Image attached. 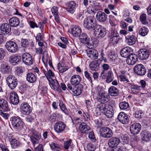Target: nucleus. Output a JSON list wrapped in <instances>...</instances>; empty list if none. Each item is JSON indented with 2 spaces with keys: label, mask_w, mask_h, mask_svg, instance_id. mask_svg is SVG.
<instances>
[{
  "label": "nucleus",
  "mask_w": 151,
  "mask_h": 151,
  "mask_svg": "<svg viewBox=\"0 0 151 151\" xmlns=\"http://www.w3.org/2000/svg\"><path fill=\"white\" fill-rule=\"evenodd\" d=\"M10 121L13 128L16 131L19 130L22 127L23 122L18 116H12L10 118Z\"/></svg>",
  "instance_id": "nucleus-1"
},
{
  "label": "nucleus",
  "mask_w": 151,
  "mask_h": 151,
  "mask_svg": "<svg viewBox=\"0 0 151 151\" xmlns=\"http://www.w3.org/2000/svg\"><path fill=\"white\" fill-rule=\"evenodd\" d=\"M83 26L87 29L96 28L97 25L96 21L94 19L86 17L85 18L83 22Z\"/></svg>",
  "instance_id": "nucleus-2"
},
{
  "label": "nucleus",
  "mask_w": 151,
  "mask_h": 151,
  "mask_svg": "<svg viewBox=\"0 0 151 151\" xmlns=\"http://www.w3.org/2000/svg\"><path fill=\"white\" fill-rule=\"evenodd\" d=\"M102 89L101 87H98L97 89V92L98 95L97 97L98 101L101 103H104L109 99V96L106 93L102 92Z\"/></svg>",
  "instance_id": "nucleus-3"
},
{
  "label": "nucleus",
  "mask_w": 151,
  "mask_h": 151,
  "mask_svg": "<svg viewBox=\"0 0 151 151\" xmlns=\"http://www.w3.org/2000/svg\"><path fill=\"white\" fill-rule=\"evenodd\" d=\"M6 82L9 87L11 89H14L17 86V79L13 75L9 76L6 78Z\"/></svg>",
  "instance_id": "nucleus-4"
},
{
  "label": "nucleus",
  "mask_w": 151,
  "mask_h": 151,
  "mask_svg": "<svg viewBox=\"0 0 151 151\" xmlns=\"http://www.w3.org/2000/svg\"><path fill=\"white\" fill-rule=\"evenodd\" d=\"M100 133L102 137L108 138L113 135L112 131L110 128L107 127H102L100 130Z\"/></svg>",
  "instance_id": "nucleus-5"
},
{
  "label": "nucleus",
  "mask_w": 151,
  "mask_h": 151,
  "mask_svg": "<svg viewBox=\"0 0 151 151\" xmlns=\"http://www.w3.org/2000/svg\"><path fill=\"white\" fill-rule=\"evenodd\" d=\"M22 58L23 62L25 65L30 66L33 64L34 60L29 53H24L22 55Z\"/></svg>",
  "instance_id": "nucleus-6"
},
{
  "label": "nucleus",
  "mask_w": 151,
  "mask_h": 151,
  "mask_svg": "<svg viewBox=\"0 0 151 151\" xmlns=\"http://www.w3.org/2000/svg\"><path fill=\"white\" fill-rule=\"evenodd\" d=\"M94 29V34L98 38H102L105 36L106 32V29L101 26H97Z\"/></svg>",
  "instance_id": "nucleus-7"
},
{
  "label": "nucleus",
  "mask_w": 151,
  "mask_h": 151,
  "mask_svg": "<svg viewBox=\"0 0 151 151\" xmlns=\"http://www.w3.org/2000/svg\"><path fill=\"white\" fill-rule=\"evenodd\" d=\"M5 46L7 50L12 53L16 52L18 49V46L16 43L12 41L7 42Z\"/></svg>",
  "instance_id": "nucleus-8"
},
{
  "label": "nucleus",
  "mask_w": 151,
  "mask_h": 151,
  "mask_svg": "<svg viewBox=\"0 0 151 151\" xmlns=\"http://www.w3.org/2000/svg\"><path fill=\"white\" fill-rule=\"evenodd\" d=\"M134 72L139 76H143L146 72V69L144 65L142 64H139L135 65L134 68Z\"/></svg>",
  "instance_id": "nucleus-9"
},
{
  "label": "nucleus",
  "mask_w": 151,
  "mask_h": 151,
  "mask_svg": "<svg viewBox=\"0 0 151 151\" xmlns=\"http://www.w3.org/2000/svg\"><path fill=\"white\" fill-rule=\"evenodd\" d=\"M138 58L141 60H144L149 56V51L146 49H140L138 51Z\"/></svg>",
  "instance_id": "nucleus-10"
},
{
  "label": "nucleus",
  "mask_w": 151,
  "mask_h": 151,
  "mask_svg": "<svg viewBox=\"0 0 151 151\" xmlns=\"http://www.w3.org/2000/svg\"><path fill=\"white\" fill-rule=\"evenodd\" d=\"M119 39V36L116 31H111L110 35L109 37L110 42L113 45L116 44Z\"/></svg>",
  "instance_id": "nucleus-11"
},
{
  "label": "nucleus",
  "mask_w": 151,
  "mask_h": 151,
  "mask_svg": "<svg viewBox=\"0 0 151 151\" xmlns=\"http://www.w3.org/2000/svg\"><path fill=\"white\" fill-rule=\"evenodd\" d=\"M66 124L62 122L59 121L55 124L54 128L56 132L60 133L62 132L65 129Z\"/></svg>",
  "instance_id": "nucleus-12"
},
{
  "label": "nucleus",
  "mask_w": 151,
  "mask_h": 151,
  "mask_svg": "<svg viewBox=\"0 0 151 151\" xmlns=\"http://www.w3.org/2000/svg\"><path fill=\"white\" fill-rule=\"evenodd\" d=\"M141 126L138 123H135L131 125L130 130L131 133L134 135L137 134L140 131Z\"/></svg>",
  "instance_id": "nucleus-13"
},
{
  "label": "nucleus",
  "mask_w": 151,
  "mask_h": 151,
  "mask_svg": "<svg viewBox=\"0 0 151 151\" xmlns=\"http://www.w3.org/2000/svg\"><path fill=\"white\" fill-rule=\"evenodd\" d=\"M9 61L12 65H16L21 61V57L16 54L13 55L9 57Z\"/></svg>",
  "instance_id": "nucleus-14"
},
{
  "label": "nucleus",
  "mask_w": 151,
  "mask_h": 151,
  "mask_svg": "<svg viewBox=\"0 0 151 151\" xmlns=\"http://www.w3.org/2000/svg\"><path fill=\"white\" fill-rule=\"evenodd\" d=\"M118 119L121 123L123 124H127L129 121L128 115L123 112H121L119 114L118 116Z\"/></svg>",
  "instance_id": "nucleus-15"
},
{
  "label": "nucleus",
  "mask_w": 151,
  "mask_h": 151,
  "mask_svg": "<svg viewBox=\"0 0 151 151\" xmlns=\"http://www.w3.org/2000/svg\"><path fill=\"white\" fill-rule=\"evenodd\" d=\"M20 109L22 113L26 115L29 114L31 111L30 106L27 103H22L20 106Z\"/></svg>",
  "instance_id": "nucleus-16"
},
{
  "label": "nucleus",
  "mask_w": 151,
  "mask_h": 151,
  "mask_svg": "<svg viewBox=\"0 0 151 151\" xmlns=\"http://www.w3.org/2000/svg\"><path fill=\"white\" fill-rule=\"evenodd\" d=\"M132 49L129 47L123 48L120 51L121 56L123 58H127L132 53Z\"/></svg>",
  "instance_id": "nucleus-17"
},
{
  "label": "nucleus",
  "mask_w": 151,
  "mask_h": 151,
  "mask_svg": "<svg viewBox=\"0 0 151 151\" xmlns=\"http://www.w3.org/2000/svg\"><path fill=\"white\" fill-rule=\"evenodd\" d=\"M9 99L11 103L14 105L17 104L19 102L18 94L14 91H12L10 93Z\"/></svg>",
  "instance_id": "nucleus-18"
},
{
  "label": "nucleus",
  "mask_w": 151,
  "mask_h": 151,
  "mask_svg": "<svg viewBox=\"0 0 151 151\" xmlns=\"http://www.w3.org/2000/svg\"><path fill=\"white\" fill-rule=\"evenodd\" d=\"M115 73L116 74L118 78H119V80L121 81H126L127 82H129V80L127 78L126 76V71L123 70H121L118 72L115 71Z\"/></svg>",
  "instance_id": "nucleus-19"
},
{
  "label": "nucleus",
  "mask_w": 151,
  "mask_h": 151,
  "mask_svg": "<svg viewBox=\"0 0 151 151\" xmlns=\"http://www.w3.org/2000/svg\"><path fill=\"white\" fill-rule=\"evenodd\" d=\"M110 104L104 103H100L98 104L96 108V110L97 111H99L102 113H105Z\"/></svg>",
  "instance_id": "nucleus-20"
},
{
  "label": "nucleus",
  "mask_w": 151,
  "mask_h": 151,
  "mask_svg": "<svg viewBox=\"0 0 151 151\" xmlns=\"http://www.w3.org/2000/svg\"><path fill=\"white\" fill-rule=\"evenodd\" d=\"M11 70L10 66L6 63L1 64V65L0 71L4 74H9Z\"/></svg>",
  "instance_id": "nucleus-21"
},
{
  "label": "nucleus",
  "mask_w": 151,
  "mask_h": 151,
  "mask_svg": "<svg viewBox=\"0 0 151 151\" xmlns=\"http://www.w3.org/2000/svg\"><path fill=\"white\" fill-rule=\"evenodd\" d=\"M138 57L137 55L134 53H131L127 58L126 60L127 63L129 65H132L135 64L137 60Z\"/></svg>",
  "instance_id": "nucleus-22"
},
{
  "label": "nucleus",
  "mask_w": 151,
  "mask_h": 151,
  "mask_svg": "<svg viewBox=\"0 0 151 151\" xmlns=\"http://www.w3.org/2000/svg\"><path fill=\"white\" fill-rule=\"evenodd\" d=\"M76 6V3L73 1H71L68 3L66 10L69 12L73 14L75 12Z\"/></svg>",
  "instance_id": "nucleus-23"
},
{
  "label": "nucleus",
  "mask_w": 151,
  "mask_h": 151,
  "mask_svg": "<svg viewBox=\"0 0 151 151\" xmlns=\"http://www.w3.org/2000/svg\"><path fill=\"white\" fill-rule=\"evenodd\" d=\"M79 128L81 133L88 134L91 131V128L84 122L81 123L79 126Z\"/></svg>",
  "instance_id": "nucleus-24"
},
{
  "label": "nucleus",
  "mask_w": 151,
  "mask_h": 151,
  "mask_svg": "<svg viewBox=\"0 0 151 151\" xmlns=\"http://www.w3.org/2000/svg\"><path fill=\"white\" fill-rule=\"evenodd\" d=\"M0 109L4 111L9 110L8 103L6 100L3 99H0Z\"/></svg>",
  "instance_id": "nucleus-25"
},
{
  "label": "nucleus",
  "mask_w": 151,
  "mask_h": 151,
  "mask_svg": "<svg viewBox=\"0 0 151 151\" xmlns=\"http://www.w3.org/2000/svg\"><path fill=\"white\" fill-rule=\"evenodd\" d=\"M1 32L4 35L7 34L11 31L10 26L7 23H5L2 24L0 27Z\"/></svg>",
  "instance_id": "nucleus-26"
},
{
  "label": "nucleus",
  "mask_w": 151,
  "mask_h": 151,
  "mask_svg": "<svg viewBox=\"0 0 151 151\" xmlns=\"http://www.w3.org/2000/svg\"><path fill=\"white\" fill-rule=\"evenodd\" d=\"M81 81V76L78 75H75L71 78L70 82L71 84L74 86L79 84Z\"/></svg>",
  "instance_id": "nucleus-27"
},
{
  "label": "nucleus",
  "mask_w": 151,
  "mask_h": 151,
  "mask_svg": "<svg viewBox=\"0 0 151 151\" xmlns=\"http://www.w3.org/2000/svg\"><path fill=\"white\" fill-rule=\"evenodd\" d=\"M137 38L134 35L128 36L125 37V41L129 45H134L136 42Z\"/></svg>",
  "instance_id": "nucleus-28"
},
{
  "label": "nucleus",
  "mask_w": 151,
  "mask_h": 151,
  "mask_svg": "<svg viewBox=\"0 0 151 151\" xmlns=\"http://www.w3.org/2000/svg\"><path fill=\"white\" fill-rule=\"evenodd\" d=\"M96 17L98 20L102 22H104L107 19V15L105 13L101 11L97 13Z\"/></svg>",
  "instance_id": "nucleus-29"
},
{
  "label": "nucleus",
  "mask_w": 151,
  "mask_h": 151,
  "mask_svg": "<svg viewBox=\"0 0 151 151\" xmlns=\"http://www.w3.org/2000/svg\"><path fill=\"white\" fill-rule=\"evenodd\" d=\"M120 139L118 138L113 137L109 139L108 145L110 147H114L118 145Z\"/></svg>",
  "instance_id": "nucleus-30"
},
{
  "label": "nucleus",
  "mask_w": 151,
  "mask_h": 151,
  "mask_svg": "<svg viewBox=\"0 0 151 151\" xmlns=\"http://www.w3.org/2000/svg\"><path fill=\"white\" fill-rule=\"evenodd\" d=\"M87 54L88 57L92 59H96L98 58V52L95 49L89 50L87 51Z\"/></svg>",
  "instance_id": "nucleus-31"
},
{
  "label": "nucleus",
  "mask_w": 151,
  "mask_h": 151,
  "mask_svg": "<svg viewBox=\"0 0 151 151\" xmlns=\"http://www.w3.org/2000/svg\"><path fill=\"white\" fill-rule=\"evenodd\" d=\"M71 32L73 36L77 37L79 36L81 32V28L78 26L73 25L71 27Z\"/></svg>",
  "instance_id": "nucleus-32"
},
{
  "label": "nucleus",
  "mask_w": 151,
  "mask_h": 151,
  "mask_svg": "<svg viewBox=\"0 0 151 151\" xmlns=\"http://www.w3.org/2000/svg\"><path fill=\"white\" fill-rule=\"evenodd\" d=\"M9 22L10 26L15 27L19 25L20 21L18 17H14L10 19Z\"/></svg>",
  "instance_id": "nucleus-33"
},
{
  "label": "nucleus",
  "mask_w": 151,
  "mask_h": 151,
  "mask_svg": "<svg viewBox=\"0 0 151 151\" xmlns=\"http://www.w3.org/2000/svg\"><path fill=\"white\" fill-rule=\"evenodd\" d=\"M58 8L57 6H53L51 9V11L55 17V19L57 23L60 22V19L58 12Z\"/></svg>",
  "instance_id": "nucleus-34"
},
{
  "label": "nucleus",
  "mask_w": 151,
  "mask_h": 151,
  "mask_svg": "<svg viewBox=\"0 0 151 151\" xmlns=\"http://www.w3.org/2000/svg\"><path fill=\"white\" fill-rule=\"evenodd\" d=\"M26 79L28 82L33 83L35 82L37 78L34 74L32 73L29 72L27 75Z\"/></svg>",
  "instance_id": "nucleus-35"
},
{
  "label": "nucleus",
  "mask_w": 151,
  "mask_h": 151,
  "mask_svg": "<svg viewBox=\"0 0 151 151\" xmlns=\"http://www.w3.org/2000/svg\"><path fill=\"white\" fill-rule=\"evenodd\" d=\"M108 92L111 96H117L119 94V90L114 86H111L109 89Z\"/></svg>",
  "instance_id": "nucleus-36"
},
{
  "label": "nucleus",
  "mask_w": 151,
  "mask_h": 151,
  "mask_svg": "<svg viewBox=\"0 0 151 151\" xmlns=\"http://www.w3.org/2000/svg\"><path fill=\"white\" fill-rule=\"evenodd\" d=\"M141 135L143 140L148 141L151 139V134L148 131H145L142 132Z\"/></svg>",
  "instance_id": "nucleus-37"
},
{
  "label": "nucleus",
  "mask_w": 151,
  "mask_h": 151,
  "mask_svg": "<svg viewBox=\"0 0 151 151\" xmlns=\"http://www.w3.org/2000/svg\"><path fill=\"white\" fill-rule=\"evenodd\" d=\"M50 85L52 89L58 91H60L59 85L56 80H54L51 82H50Z\"/></svg>",
  "instance_id": "nucleus-38"
},
{
  "label": "nucleus",
  "mask_w": 151,
  "mask_h": 151,
  "mask_svg": "<svg viewBox=\"0 0 151 151\" xmlns=\"http://www.w3.org/2000/svg\"><path fill=\"white\" fill-rule=\"evenodd\" d=\"M130 88L132 93L134 94L139 93L141 89V86L137 84L131 85Z\"/></svg>",
  "instance_id": "nucleus-39"
},
{
  "label": "nucleus",
  "mask_w": 151,
  "mask_h": 151,
  "mask_svg": "<svg viewBox=\"0 0 151 151\" xmlns=\"http://www.w3.org/2000/svg\"><path fill=\"white\" fill-rule=\"evenodd\" d=\"M79 39L82 43L89 44V39L87 35L85 33H82L79 36Z\"/></svg>",
  "instance_id": "nucleus-40"
},
{
  "label": "nucleus",
  "mask_w": 151,
  "mask_h": 151,
  "mask_svg": "<svg viewBox=\"0 0 151 151\" xmlns=\"http://www.w3.org/2000/svg\"><path fill=\"white\" fill-rule=\"evenodd\" d=\"M113 106L111 105H110L108 107V109L106 110V112L104 113L105 115L107 117L111 118L113 117L114 115V111L113 110Z\"/></svg>",
  "instance_id": "nucleus-41"
},
{
  "label": "nucleus",
  "mask_w": 151,
  "mask_h": 151,
  "mask_svg": "<svg viewBox=\"0 0 151 151\" xmlns=\"http://www.w3.org/2000/svg\"><path fill=\"white\" fill-rule=\"evenodd\" d=\"M50 146L53 151H60L61 150L60 145L58 143H52L50 144Z\"/></svg>",
  "instance_id": "nucleus-42"
},
{
  "label": "nucleus",
  "mask_w": 151,
  "mask_h": 151,
  "mask_svg": "<svg viewBox=\"0 0 151 151\" xmlns=\"http://www.w3.org/2000/svg\"><path fill=\"white\" fill-rule=\"evenodd\" d=\"M12 148L15 149L18 147L20 145V143L16 139H12L10 141Z\"/></svg>",
  "instance_id": "nucleus-43"
},
{
  "label": "nucleus",
  "mask_w": 151,
  "mask_h": 151,
  "mask_svg": "<svg viewBox=\"0 0 151 151\" xmlns=\"http://www.w3.org/2000/svg\"><path fill=\"white\" fill-rule=\"evenodd\" d=\"M89 67L91 70L96 71L99 69V65L96 61H93L90 64Z\"/></svg>",
  "instance_id": "nucleus-44"
},
{
  "label": "nucleus",
  "mask_w": 151,
  "mask_h": 151,
  "mask_svg": "<svg viewBox=\"0 0 151 151\" xmlns=\"http://www.w3.org/2000/svg\"><path fill=\"white\" fill-rule=\"evenodd\" d=\"M149 30L148 29L145 27H142L139 29V33L140 35L144 36L146 35Z\"/></svg>",
  "instance_id": "nucleus-45"
},
{
  "label": "nucleus",
  "mask_w": 151,
  "mask_h": 151,
  "mask_svg": "<svg viewBox=\"0 0 151 151\" xmlns=\"http://www.w3.org/2000/svg\"><path fill=\"white\" fill-rule=\"evenodd\" d=\"M59 106L63 111L66 114H68V111L62 101L59 100Z\"/></svg>",
  "instance_id": "nucleus-46"
},
{
  "label": "nucleus",
  "mask_w": 151,
  "mask_h": 151,
  "mask_svg": "<svg viewBox=\"0 0 151 151\" xmlns=\"http://www.w3.org/2000/svg\"><path fill=\"white\" fill-rule=\"evenodd\" d=\"M82 91V89L81 88L75 87L73 88L72 92L73 95L78 96L81 93Z\"/></svg>",
  "instance_id": "nucleus-47"
},
{
  "label": "nucleus",
  "mask_w": 151,
  "mask_h": 151,
  "mask_svg": "<svg viewBox=\"0 0 151 151\" xmlns=\"http://www.w3.org/2000/svg\"><path fill=\"white\" fill-rule=\"evenodd\" d=\"M109 22L110 24L113 26L116 25L117 23L116 19L114 16L112 15L109 16Z\"/></svg>",
  "instance_id": "nucleus-48"
},
{
  "label": "nucleus",
  "mask_w": 151,
  "mask_h": 151,
  "mask_svg": "<svg viewBox=\"0 0 151 151\" xmlns=\"http://www.w3.org/2000/svg\"><path fill=\"white\" fill-rule=\"evenodd\" d=\"M114 79V75L112 71H109L106 81L107 83H109L112 81Z\"/></svg>",
  "instance_id": "nucleus-49"
},
{
  "label": "nucleus",
  "mask_w": 151,
  "mask_h": 151,
  "mask_svg": "<svg viewBox=\"0 0 151 151\" xmlns=\"http://www.w3.org/2000/svg\"><path fill=\"white\" fill-rule=\"evenodd\" d=\"M146 15L145 14H142L140 16L139 19L141 23L144 24H147L148 22L146 19Z\"/></svg>",
  "instance_id": "nucleus-50"
},
{
  "label": "nucleus",
  "mask_w": 151,
  "mask_h": 151,
  "mask_svg": "<svg viewBox=\"0 0 151 151\" xmlns=\"http://www.w3.org/2000/svg\"><path fill=\"white\" fill-rule=\"evenodd\" d=\"M6 52L4 48L0 46V60H2L5 56Z\"/></svg>",
  "instance_id": "nucleus-51"
},
{
  "label": "nucleus",
  "mask_w": 151,
  "mask_h": 151,
  "mask_svg": "<svg viewBox=\"0 0 151 151\" xmlns=\"http://www.w3.org/2000/svg\"><path fill=\"white\" fill-rule=\"evenodd\" d=\"M72 142V140L70 139L65 141L63 144L64 148L65 150H68L71 145Z\"/></svg>",
  "instance_id": "nucleus-52"
},
{
  "label": "nucleus",
  "mask_w": 151,
  "mask_h": 151,
  "mask_svg": "<svg viewBox=\"0 0 151 151\" xmlns=\"http://www.w3.org/2000/svg\"><path fill=\"white\" fill-rule=\"evenodd\" d=\"M54 74L51 70H49L48 72H47V73H46L45 75V76L49 81L50 79H52V77H54Z\"/></svg>",
  "instance_id": "nucleus-53"
},
{
  "label": "nucleus",
  "mask_w": 151,
  "mask_h": 151,
  "mask_svg": "<svg viewBox=\"0 0 151 151\" xmlns=\"http://www.w3.org/2000/svg\"><path fill=\"white\" fill-rule=\"evenodd\" d=\"M119 106L121 109H125L129 107V104L128 103L125 101L123 102L119 103Z\"/></svg>",
  "instance_id": "nucleus-54"
},
{
  "label": "nucleus",
  "mask_w": 151,
  "mask_h": 151,
  "mask_svg": "<svg viewBox=\"0 0 151 151\" xmlns=\"http://www.w3.org/2000/svg\"><path fill=\"white\" fill-rule=\"evenodd\" d=\"M83 119L85 122L88 121L90 120V115L87 112H84L83 111V115L82 116Z\"/></svg>",
  "instance_id": "nucleus-55"
},
{
  "label": "nucleus",
  "mask_w": 151,
  "mask_h": 151,
  "mask_svg": "<svg viewBox=\"0 0 151 151\" xmlns=\"http://www.w3.org/2000/svg\"><path fill=\"white\" fill-rule=\"evenodd\" d=\"M84 76L85 78L87 79L91 84H92V81L91 77V74L88 71H85L84 72Z\"/></svg>",
  "instance_id": "nucleus-56"
},
{
  "label": "nucleus",
  "mask_w": 151,
  "mask_h": 151,
  "mask_svg": "<svg viewBox=\"0 0 151 151\" xmlns=\"http://www.w3.org/2000/svg\"><path fill=\"white\" fill-rule=\"evenodd\" d=\"M21 45L23 47H27L29 46V44L28 41L27 39H23L22 40Z\"/></svg>",
  "instance_id": "nucleus-57"
},
{
  "label": "nucleus",
  "mask_w": 151,
  "mask_h": 151,
  "mask_svg": "<svg viewBox=\"0 0 151 151\" xmlns=\"http://www.w3.org/2000/svg\"><path fill=\"white\" fill-rule=\"evenodd\" d=\"M108 57L109 59L111 61L114 62L116 60V55L112 53V52L109 54L108 55Z\"/></svg>",
  "instance_id": "nucleus-58"
},
{
  "label": "nucleus",
  "mask_w": 151,
  "mask_h": 151,
  "mask_svg": "<svg viewBox=\"0 0 151 151\" xmlns=\"http://www.w3.org/2000/svg\"><path fill=\"white\" fill-rule=\"evenodd\" d=\"M87 11L90 14H93L95 13L94 9L92 6H89L87 8Z\"/></svg>",
  "instance_id": "nucleus-59"
},
{
  "label": "nucleus",
  "mask_w": 151,
  "mask_h": 151,
  "mask_svg": "<svg viewBox=\"0 0 151 151\" xmlns=\"http://www.w3.org/2000/svg\"><path fill=\"white\" fill-rule=\"evenodd\" d=\"M34 137L38 139H40L41 138V134L38 132L34 131L33 132Z\"/></svg>",
  "instance_id": "nucleus-60"
},
{
  "label": "nucleus",
  "mask_w": 151,
  "mask_h": 151,
  "mask_svg": "<svg viewBox=\"0 0 151 151\" xmlns=\"http://www.w3.org/2000/svg\"><path fill=\"white\" fill-rule=\"evenodd\" d=\"M89 132L88 136L89 138L92 140L95 141L96 139L93 132V131L90 132V131Z\"/></svg>",
  "instance_id": "nucleus-61"
},
{
  "label": "nucleus",
  "mask_w": 151,
  "mask_h": 151,
  "mask_svg": "<svg viewBox=\"0 0 151 151\" xmlns=\"http://www.w3.org/2000/svg\"><path fill=\"white\" fill-rule=\"evenodd\" d=\"M102 67L104 70L102 71L101 75L103 76V74H104L105 70H108L109 69V65L107 64H104L102 65Z\"/></svg>",
  "instance_id": "nucleus-62"
},
{
  "label": "nucleus",
  "mask_w": 151,
  "mask_h": 151,
  "mask_svg": "<svg viewBox=\"0 0 151 151\" xmlns=\"http://www.w3.org/2000/svg\"><path fill=\"white\" fill-rule=\"evenodd\" d=\"M143 112L142 111H136L135 113V117L137 118H140L143 114Z\"/></svg>",
  "instance_id": "nucleus-63"
},
{
  "label": "nucleus",
  "mask_w": 151,
  "mask_h": 151,
  "mask_svg": "<svg viewBox=\"0 0 151 151\" xmlns=\"http://www.w3.org/2000/svg\"><path fill=\"white\" fill-rule=\"evenodd\" d=\"M35 151H44L43 146L42 144H39L35 148Z\"/></svg>",
  "instance_id": "nucleus-64"
}]
</instances>
